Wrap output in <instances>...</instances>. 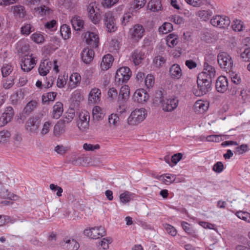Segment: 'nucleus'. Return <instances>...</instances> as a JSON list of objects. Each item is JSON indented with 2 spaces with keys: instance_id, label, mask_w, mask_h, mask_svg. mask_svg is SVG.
Returning <instances> with one entry per match:
<instances>
[{
  "instance_id": "obj_1",
  "label": "nucleus",
  "mask_w": 250,
  "mask_h": 250,
  "mask_svg": "<svg viewBox=\"0 0 250 250\" xmlns=\"http://www.w3.org/2000/svg\"><path fill=\"white\" fill-rule=\"evenodd\" d=\"M155 98L159 99V102L161 104L163 110L167 112L174 110L178 106V100L176 98L164 99L161 91L156 93Z\"/></svg>"
},
{
  "instance_id": "obj_2",
  "label": "nucleus",
  "mask_w": 250,
  "mask_h": 250,
  "mask_svg": "<svg viewBox=\"0 0 250 250\" xmlns=\"http://www.w3.org/2000/svg\"><path fill=\"white\" fill-rule=\"evenodd\" d=\"M210 80H207V79H199L197 77L196 87H194L193 89V92L196 96H202L208 92L211 88Z\"/></svg>"
},
{
  "instance_id": "obj_3",
  "label": "nucleus",
  "mask_w": 250,
  "mask_h": 250,
  "mask_svg": "<svg viewBox=\"0 0 250 250\" xmlns=\"http://www.w3.org/2000/svg\"><path fill=\"white\" fill-rule=\"evenodd\" d=\"M146 115L147 113L145 108L136 109L131 112L128 118L127 122L129 125H138L145 120Z\"/></svg>"
},
{
  "instance_id": "obj_4",
  "label": "nucleus",
  "mask_w": 250,
  "mask_h": 250,
  "mask_svg": "<svg viewBox=\"0 0 250 250\" xmlns=\"http://www.w3.org/2000/svg\"><path fill=\"white\" fill-rule=\"evenodd\" d=\"M132 72L128 67H122L117 69L115 82L118 85L126 83L130 79Z\"/></svg>"
},
{
  "instance_id": "obj_5",
  "label": "nucleus",
  "mask_w": 250,
  "mask_h": 250,
  "mask_svg": "<svg viewBox=\"0 0 250 250\" xmlns=\"http://www.w3.org/2000/svg\"><path fill=\"white\" fill-rule=\"evenodd\" d=\"M41 122V120L37 115L30 117L26 122L25 126L26 130L30 135L37 133Z\"/></svg>"
},
{
  "instance_id": "obj_6",
  "label": "nucleus",
  "mask_w": 250,
  "mask_h": 250,
  "mask_svg": "<svg viewBox=\"0 0 250 250\" xmlns=\"http://www.w3.org/2000/svg\"><path fill=\"white\" fill-rule=\"evenodd\" d=\"M104 22L108 32L111 33L116 31L117 26L116 25V20L112 13L108 12L104 14Z\"/></svg>"
},
{
  "instance_id": "obj_7",
  "label": "nucleus",
  "mask_w": 250,
  "mask_h": 250,
  "mask_svg": "<svg viewBox=\"0 0 250 250\" xmlns=\"http://www.w3.org/2000/svg\"><path fill=\"white\" fill-rule=\"evenodd\" d=\"M84 233L92 239H98L104 236L106 234L104 228L102 226L85 229L84 230Z\"/></svg>"
},
{
  "instance_id": "obj_8",
  "label": "nucleus",
  "mask_w": 250,
  "mask_h": 250,
  "mask_svg": "<svg viewBox=\"0 0 250 250\" xmlns=\"http://www.w3.org/2000/svg\"><path fill=\"white\" fill-rule=\"evenodd\" d=\"M232 61L230 56L225 52L220 53V67L224 71L228 72L232 67Z\"/></svg>"
},
{
  "instance_id": "obj_9",
  "label": "nucleus",
  "mask_w": 250,
  "mask_h": 250,
  "mask_svg": "<svg viewBox=\"0 0 250 250\" xmlns=\"http://www.w3.org/2000/svg\"><path fill=\"white\" fill-rule=\"evenodd\" d=\"M90 116L87 111L82 112L79 114V120L77 121V126L82 131L88 128Z\"/></svg>"
},
{
  "instance_id": "obj_10",
  "label": "nucleus",
  "mask_w": 250,
  "mask_h": 250,
  "mask_svg": "<svg viewBox=\"0 0 250 250\" xmlns=\"http://www.w3.org/2000/svg\"><path fill=\"white\" fill-rule=\"evenodd\" d=\"M204 68L203 71L198 74V77H199V79L202 80L203 79H207V80H210V81H211L212 78H214L215 76L214 68L207 62L204 63Z\"/></svg>"
},
{
  "instance_id": "obj_11",
  "label": "nucleus",
  "mask_w": 250,
  "mask_h": 250,
  "mask_svg": "<svg viewBox=\"0 0 250 250\" xmlns=\"http://www.w3.org/2000/svg\"><path fill=\"white\" fill-rule=\"evenodd\" d=\"M145 29L141 24H136L130 29L129 34L131 38L135 41H138L144 35Z\"/></svg>"
},
{
  "instance_id": "obj_12",
  "label": "nucleus",
  "mask_w": 250,
  "mask_h": 250,
  "mask_svg": "<svg viewBox=\"0 0 250 250\" xmlns=\"http://www.w3.org/2000/svg\"><path fill=\"white\" fill-rule=\"evenodd\" d=\"M36 63L35 59L31 56H26L21 60V66L24 72L30 71Z\"/></svg>"
},
{
  "instance_id": "obj_13",
  "label": "nucleus",
  "mask_w": 250,
  "mask_h": 250,
  "mask_svg": "<svg viewBox=\"0 0 250 250\" xmlns=\"http://www.w3.org/2000/svg\"><path fill=\"white\" fill-rule=\"evenodd\" d=\"M14 115V109L11 106L7 107L0 117V127L3 126L10 122Z\"/></svg>"
},
{
  "instance_id": "obj_14",
  "label": "nucleus",
  "mask_w": 250,
  "mask_h": 250,
  "mask_svg": "<svg viewBox=\"0 0 250 250\" xmlns=\"http://www.w3.org/2000/svg\"><path fill=\"white\" fill-rule=\"evenodd\" d=\"M148 97V93L144 89H137L133 95L134 101L140 104H143L146 102Z\"/></svg>"
},
{
  "instance_id": "obj_15",
  "label": "nucleus",
  "mask_w": 250,
  "mask_h": 250,
  "mask_svg": "<svg viewBox=\"0 0 250 250\" xmlns=\"http://www.w3.org/2000/svg\"><path fill=\"white\" fill-rule=\"evenodd\" d=\"M95 3H90L87 6V11L89 18L94 24H96L100 21V15L95 12Z\"/></svg>"
},
{
  "instance_id": "obj_16",
  "label": "nucleus",
  "mask_w": 250,
  "mask_h": 250,
  "mask_svg": "<svg viewBox=\"0 0 250 250\" xmlns=\"http://www.w3.org/2000/svg\"><path fill=\"white\" fill-rule=\"evenodd\" d=\"M169 74L170 77L174 79L178 80L182 76V71L180 66L178 64H174L169 69Z\"/></svg>"
},
{
  "instance_id": "obj_17",
  "label": "nucleus",
  "mask_w": 250,
  "mask_h": 250,
  "mask_svg": "<svg viewBox=\"0 0 250 250\" xmlns=\"http://www.w3.org/2000/svg\"><path fill=\"white\" fill-rule=\"evenodd\" d=\"M94 52L92 49L85 48L81 53V57L83 61L87 64L91 62L93 59Z\"/></svg>"
},
{
  "instance_id": "obj_18",
  "label": "nucleus",
  "mask_w": 250,
  "mask_h": 250,
  "mask_svg": "<svg viewBox=\"0 0 250 250\" xmlns=\"http://www.w3.org/2000/svg\"><path fill=\"white\" fill-rule=\"evenodd\" d=\"M63 249L67 250H77L79 248V243L74 239H65L62 242Z\"/></svg>"
},
{
  "instance_id": "obj_19",
  "label": "nucleus",
  "mask_w": 250,
  "mask_h": 250,
  "mask_svg": "<svg viewBox=\"0 0 250 250\" xmlns=\"http://www.w3.org/2000/svg\"><path fill=\"white\" fill-rule=\"evenodd\" d=\"M131 58L135 65H139L145 59V53L141 50L136 49L132 52Z\"/></svg>"
},
{
  "instance_id": "obj_20",
  "label": "nucleus",
  "mask_w": 250,
  "mask_h": 250,
  "mask_svg": "<svg viewBox=\"0 0 250 250\" xmlns=\"http://www.w3.org/2000/svg\"><path fill=\"white\" fill-rule=\"evenodd\" d=\"M87 43L92 48L98 46L99 39L98 35L93 32H89L88 37L86 40Z\"/></svg>"
},
{
  "instance_id": "obj_21",
  "label": "nucleus",
  "mask_w": 250,
  "mask_h": 250,
  "mask_svg": "<svg viewBox=\"0 0 250 250\" xmlns=\"http://www.w3.org/2000/svg\"><path fill=\"white\" fill-rule=\"evenodd\" d=\"M65 124L61 120H59L54 127V134L55 136L59 137L65 131Z\"/></svg>"
},
{
  "instance_id": "obj_22",
  "label": "nucleus",
  "mask_w": 250,
  "mask_h": 250,
  "mask_svg": "<svg viewBox=\"0 0 250 250\" xmlns=\"http://www.w3.org/2000/svg\"><path fill=\"white\" fill-rule=\"evenodd\" d=\"M114 59L110 54H107L104 56L101 63V66L103 70H107L112 64Z\"/></svg>"
},
{
  "instance_id": "obj_23",
  "label": "nucleus",
  "mask_w": 250,
  "mask_h": 250,
  "mask_svg": "<svg viewBox=\"0 0 250 250\" xmlns=\"http://www.w3.org/2000/svg\"><path fill=\"white\" fill-rule=\"evenodd\" d=\"M101 90L97 88H92L89 94L88 101L91 103H96L100 100Z\"/></svg>"
},
{
  "instance_id": "obj_24",
  "label": "nucleus",
  "mask_w": 250,
  "mask_h": 250,
  "mask_svg": "<svg viewBox=\"0 0 250 250\" xmlns=\"http://www.w3.org/2000/svg\"><path fill=\"white\" fill-rule=\"evenodd\" d=\"M62 104L61 102H57L53 107L52 118L56 119H59L62 115Z\"/></svg>"
},
{
  "instance_id": "obj_25",
  "label": "nucleus",
  "mask_w": 250,
  "mask_h": 250,
  "mask_svg": "<svg viewBox=\"0 0 250 250\" xmlns=\"http://www.w3.org/2000/svg\"><path fill=\"white\" fill-rule=\"evenodd\" d=\"M208 104L202 100H198L194 104V109L197 113H203L208 108Z\"/></svg>"
},
{
  "instance_id": "obj_26",
  "label": "nucleus",
  "mask_w": 250,
  "mask_h": 250,
  "mask_svg": "<svg viewBox=\"0 0 250 250\" xmlns=\"http://www.w3.org/2000/svg\"><path fill=\"white\" fill-rule=\"evenodd\" d=\"M71 23L74 29L80 31L83 26V21L80 17L75 16L71 20Z\"/></svg>"
},
{
  "instance_id": "obj_27",
  "label": "nucleus",
  "mask_w": 250,
  "mask_h": 250,
  "mask_svg": "<svg viewBox=\"0 0 250 250\" xmlns=\"http://www.w3.org/2000/svg\"><path fill=\"white\" fill-rule=\"evenodd\" d=\"M148 8L152 11H158L161 9V0H151L148 3Z\"/></svg>"
},
{
  "instance_id": "obj_28",
  "label": "nucleus",
  "mask_w": 250,
  "mask_h": 250,
  "mask_svg": "<svg viewBox=\"0 0 250 250\" xmlns=\"http://www.w3.org/2000/svg\"><path fill=\"white\" fill-rule=\"evenodd\" d=\"M133 194L128 191H125L120 195V200L125 204L129 202L133 198Z\"/></svg>"
},
{
  "instance_id": "obj_29",
  "label": "nucleus",
  "mask_w": 250,
  "mask_h": 250,
  "mask_svg": "<svg viewBox=\"0 0 250 250\" xmlns=\"http://www.w3.org/2000/svg\"><path fill=\"white\" fill-rule=\"evenodd\" d=\"M129 95V89L127 85L122 86L120 89V91L119 94V100H123L126 101L128 99Z\"/></svg>"
},
{
  "instance_id": "obj_30",
  "label": "nucleus",
  "mask_w": 250,
  "mask_h": 250,
  "mask_svg": "<svg viewBox=\"0 0 250 250\" xmlns=\"http://www.w3.org/2000/svg\"><path fill=\"white\" fill-rule=\"evenodd\" d=\"M60 33L62 38L64 40H67L71 36L70 28L67 25L63 24L61 27Z\"/></svg>"
},
{
  "instance_id": "obj_31",
  "label": "nucleus",
  "mask_w": 250,
  "mask_h": 250,
  "mask_svg": "<svg viewBox=\"0 0 250 250\" xmlns=\"http://www.w3.org/2000/svg\"><path fill=\"white\" fill-rule=\"evenodd\" d=\"M228 88V82L226 77L220 76V93H224Z\"/></svg>"
},
{
  "instance_id": "obj_32",
  "label": "nucleus",
  "mask_w": 250,
  "mask_h": 250,
  "mask_svg": "<svg viewBox=\"0 0 250 250\" xmlns=\"http://www.w3.org/2000/svg\"><path fill=\"white\" fill-rule=\"evenodd\" d=\"M178 43V36L174 34H169L167 38V43L170 47H174Z\"/></svg>"
},
{
  "instance_id": "obj_33",
  "label": "nucleus",
  "mask_w": 250,
  "mask_h": 250,
  "mask_svg": "<svg viewBox=\"0 0 250 250\" xmlns=\"http://www.w3.org/2000/svg\"><path fill=\"white\" fill-rule=\"evenodd\" d=\"M13 70V67L11 63L4 64L1 68L2 76L6 77L9 75Z\"/></svg>"
},
{
  "instance_id": "obj_34",
  "label": "nucleus",
  "mask_w": 250,
  "mask_h": 250,
  "mask_svg": "<svg viewBox=\"0 0 250 250\" xmlns=\"http://www.w3.org/2000/svg\"><path fill=\"white\" fill-rule=\"evenodd\" d=\"M13 9L14 15L19 18H23L25 16V11L23 6L21 5H17L12 7Z\"/></svg>"
},
{
  "instance_id": "obj_35",
  "label": "nucleus",
  "mask_w": 250,
  "mask_h": 250,
  "mask_svg": "<svg viewBox=\"0 0 250 250\" xmlns=\"http://www.w3.org/2000/svg\"><path fill=\"white\" fill-rule=\"evenodd\" d=\"M37 105V103L36 101H31L26 105L23 111L26 114H29L36 108Z\"/></svg>"
},
{
  "instance_id": "obj_36",
  "label": "nucleus",
  "mask_w": 250,
  "mask_h": 250,
  "mask_svg": "<svg viewBox=\"0 0 250 250\" xmlns=\"http://www.w3.org/2000/svg\"><path fill=\"white\" fill-rule=\"evenodd\" d=\"M166 59L161 55L156 56L153 60L154 64L158 68L162 67L166 63Z\"/></svg>"
},
{
  "instance_id": "obj_37",
  "label": "nucleus",
  "mask_w": 250,
  "mask_h": 250,
  "mask_svg": "<svg viewBox=\"0 0 250 250\" xmlns=\"http://www.w3.org/2000/svg\"><path fill=\"white\" fill-rule=\"evenodd\" d=\"M212 14V12L209 10H201L198 11L196 15L200 20L206 21L211 16Z\"/></svg>"
},
{
  "instance_id": "obj_38",
  "label": "nucleus",
  "mask_w": 250,
  "mask_h": 250,
  "mask_svg": "<svg viewBox=\"0 0 250 250\" xmlns=\"http://www.w3.org/2000/svg\"><path fill=\"white\" fill-rule=\"evenodd\" d=\"M235 215L240 219L248 223H250V213L243 211H237Z\"/></svg>"
},
{
  "instance_id": "obj_39",
  "label": "nucleus",
  "mask_w": 250,
  "mask_h": 250,
  "mask_svg": "<svg viewBox=\"0 0 250 250\" xmlns=\"http://www.w3.org/2000/svg\"><path fill=\"white\" fill-rule=\"evenodd\" d=\"M230 23L229 19L226 16H220V28H227Z\"/></svg>"
},
{
  "instance_id": "obj_40",
  "label": "nucleus",
  "mask_w": 250,
  "mask_h": 250,
  "mask_svg": "<svg viewBox=\"0 0 250 250\" xmlns=\"http://www.w3.org/2000/svg\"><path fill=\"white\" fill-rule=\"evenodd\" d=\"M17 76L15 75L14 73L12 76H11L9 78H7L5 82L3 84V87L5 89H8L12 87L14 84V81L16 78Z\"/></svg>"
},
{
  "instance_id": "obj_41",
  "label": "nucleus",
  "mask_w": 250,
  "mask_h": 250,
  "mask_svg": "<svg viewBox=\"0 0 250 250\" xmlns=\"http://www.w3.org/2000/svg\"><path fill=\"white\" fill-rule=\"evenodd\" d=\"M173 29L172 24L169 22L164 23L162 26L160 27L159 32L162 34H167Z\"/></svg>"
},
{
  "instance_id": "obj_42",
  "label": "nucleus",
  "mask_w": 250,
  "mask_h": 250,
  "mask_svg": "<svg viewBox=\"0 0 250 250\" xmlns=\"http://www.w3.org/2000/svg\"><path fill=\"white\" fill-rule=\"evenodd\" d=\"M47 63H44V62H41L39 67L38 71L40 75L46 76L50 71V67L47 66Z\"/></svg>"
},
{
  "instance_id": "obj_43",
  "label": "nucleus",
  "mask_w": 250,
  "mask_h": 250,
  "mask_svg": "<svg viewBox=\"0 0 250 250\" xmlns=\"http://www.w3.org/2000/svg\"><path fill=\"white\" fill-rule=\"evenodd\" d=\"M34 10L37 14H39L41 16L48 14L49 11V8L44 5H41L40 7L35 8Z\"/></svg>"
},
{
  "instance_id": "obj_44",
  "label": "nucleus",
  "mask_w": 250,
  "mask_h": 250,
  "mask_svg": "<svg viewBox=\"0 0 250 250\" xmlns=\"http://www.w3.org/2000/svg\"><path fill=\"white\" fill-rule=\"evenodd\" d=\"M57 96V93L55 92H48L46 96L44 95L42 96V103H46L48 101H53Z\"/></svg>"
},
{
  "instance_id": "obj_45",
  "label": "nucleus",
  "mask_w": 250,
  "mask_h": 250,
  "mask_svg": "<svg viewBox=\"0 0 250 250\" xmlns=\"http://www.w3.org/2000/svg\"><path fill=\"white\" fill-rule=\"evenodd\" d=\"M11 136V134L8 130H2L0 131V143H4L7 142Z\"/></svg>"
},
{
  "instance_id": "obj_46",
  "label": "nucleus",
  "mask_w": 250,
  "mask_h": 250,
  "mask_svg": "<svg viewBox=\"0 0 250 250\" xmlns=\"http://www.w3.org/2000/svg\"><path fill=\"white\" fill-rule=\"evenodd\" d=\"M112 242V239L110 237L104 238L100 241L99 244L104 250H107L109 248V244Z\"/></svg>"
},
{
  "instance_id": "obj_47",
  "label": "nucleus",
  "mask_w": 250,
  "mask_h": 250,
  "mask_svg": "<svg viewBox=\"0 0 250 250\" xmlns=\"http://www.w3.org/2000/svg\"><path fill=\"white\" fill-rule=\"evenodd\" d=\"M243 24L241 21L236 20L233 21L232 25V28L235 31H241L243 30Z\"/></svg>"
},
{
  "instance_id": "obj_48",
  "label": "nucleus",
  "mask_w": 250,
  "mask_h": 250,
  "mask_svg": "<svg viewBox=\"0 0 250 250\" xmlns=\"http://www.w3.org/2000/svg\"><path fill=\"white\" fill-rule=\"evenodd\" d=\"M164 227L167 233L172 236H175L177 234V230L174 227L170 225L166 224Z\"/></svg>"
},
{
  "instance_id": "obj_49",
  "label": "nucleus",
  "mask_w": 250,
  "mask_h": 250,
  "mask_svg": "<svg viewBox=\"0 0 250 250\" xmlns=\"http://www.w3.org/2000/svg\"><path fill=\"white\" fill-rule=\"evenodd\" d=\"M241 57L245 62L250 61V47H246L241 53Z\"/></svg>"
},
{
  "instance_id": "obj_50",
  "label": "nucleus",
  "mask_w": 250,
  "mask_h": 250,
  "mask_svg": "<svg viewBox=\"0 0 250 250\" xmlns=\"http://www.w3.org/2000/svg\"><path fill=\"white\" fill-rule=\"evenodd\" d=\"M32 40L37 43H41L43 42V36L40 33H34L31 36Z\"/></svg>"
},
{
  "instance_id": "obj_51",
  "label": "nucleus",
  "mask_w": 250,
  "mask_h": 250,
  "mask_svg": "<svg viewBox=\"0 0 250 250\" xmlns=\"http://www.w3.org/2000/svg\"><path fill=\"white\" fill-rule=\"evenodd\" d=\"M119 121V118L116 114H112L108 117V122L110 125L117 126V123Z\"/></svg>"
},
{
  "instance_id": "obj_52",
  "label": "nucleus",
  "mask_w": 250,
  "mask_h": 250,
  "mask_svg": "<svg viewBox=\"0 0 250 250\" xmlns=\"http://www.w3.org/2000/svg\"><path fill=\"white\" fill-rule=\"evenodd\" d=\"M81 79V76L78 73H74L70 77V81L75 85H77L78 83H80Z\"/></svg>"
},
{
  "instance_id": "obj_53",
  "label": "nucleus",
  "mask_w": 250,
  "mask_h": 250,
  "mask_svg": "<svg viewBox=\"0 0 250 250\" xmlns=\"http://www.w3.org/2000/svg\"><path fill=\"white\" fill-rule=\"evenodd\" d=\"M154 83V77L151 75H148L145 79V84L147 88L152 87Z\"/></svg>"
},
{
  "instance_id": "obj_54",
  "label": "nucleus",
  "mask_w": 250,
  "mask_h": 250,
  "mask_svg": "<svg viewBox=\"0 0 250 250\" xmlns=\"http://www.w3.org/2000/svg\"><path fill=\"white\" fill-rule=\"evenodd\" d=\"M0 197L9 199L11 198V195L8 192V189L3 188L2 186H0Z\"/></svg>"
},
{
  "instance_id": "obj_55",
  "label": "nucleus",
  "mask_w": 250,
  "mask_h": 250,
  "mask_svg": "<svg viewBox=\"0 0 250 250\" xmlns=\"http://www.w3.org/2000/svg\"><path fill=\"white\" fill-rule=\"evenodd\" d=\"M32 26L30 24H25L21 28V33L23 35H28L32 32Z\"/></svg>"
},
{
  "instance_id": "obj_56",
  "label": "nucleus",
  "mask_w": 250,
  "mask_h": 250,
  "mask_svg": "<svg viewBox=\"0 0 250 250\" xmlns=\"http://www.w3.org/2000/svg\"><path fill=\"white\" fill-rule=\"evenodd\" d=\"M146 0H134L133 3L134 9H139L144 6Z\"/></svg>"
},
{
  "instance_id": "obj_57",
  "label": "nucleus",
  "mask_w": 250,
  "mask_h": 250,
  "mask_svg": "<svg viewBox=\"0 0 250 250\" xmlns=\"http://www.w3.org/2000/svg\"><path fill=\"white\" fill-rule=\"evenodd\" d=\"M75 117V113L74 111H72L71 112H69L67 113V114L65 116V118L63 120H61L62 121H63L65 124H68L70 123L74 118Z\"/></svg>"
},
{
  "instance_id": "obj_58",
  "label": "nucleus",
  "mask_w": 250,
  "mask_h": 250,
  "mask_svg": "<svg viewBox=\"0 0 250 250\" xmlns=\"http://www.w3.org/2000/svg\"><path fill=\"white\" fill-rule=\"evenodd\" d=\"M165 177L166 182H165V184L166 185H169L173 183L176 179L175 175L171 174H166Z\"/></svg>"
},
{
  "instance_id": "obj_59",
  "label": "nucleus",
  "mask_w": 250,
  "mask_h": 250,
  "mask_svg": "<svg viewBox=\"0 0 250 250\" xmlns=\"http://www.w3.org/2000/svg\"><path fill=\"white\" fill-rule=\"evenodd\" d=\"M119 0H104L102 2L104 7L110 8L116 4Z\"/></svg>"
},
{
  "instance_id": "obj_60",
  "label": "nucleus",
  "mask_w": 250,
  "mask_h": 250,
  "mask_svg": "<svg viewBox=\"0 0 250 250\" xmlns=\"http://www.w3.org/2000/svg\"><path fill=\"white\" fill-rule=\"evenodd\" d=\"M248 146L246 144L241 145L239 146H238L236 148V152L239 154H242L244 153H245L248 151Z\"/></svg>"
},
{
  "instance_id": "obj_61",
  "label": "nucleus",
  "mask_w": 250,
  "mask_h": 250,
  "mask_svg": "<svg viewBox=\"0 0 250 250\" xmlns=\"http://www.w3.org/2000/svg\"><path fill=\"white\" fill-rule=\"evenodd\" d=\"M51 123L49 122H46L43 125L41 131V134L43 135L46 134L48 133L50 129Z\"/></svg>"
},
{
  "instance_id": "obj_62",
  "label": "nucleus",
  "mask_w": 250,
  "mask_h": 250,
  "mask_svg": "<svg viewBox=\"0 0 250 250\" xmlns=\"http://www.w3.org/2000/svg\"><path fill=\"white\" fill-rule=\"evenodd\" d=\"M182 156H183V155H182V153H178L175 154L172 156V157L171 158V162L173 163L176 164L179 161H180V160L182 158Z\"/></svg>"
},
{
  "instance_id": "obj_63",
  "label": "nucleus",
  "mask_w": 250,
  "mask_h": 250,
  "mask_svg": "<svg viewBox=\"0 0 250 250\" xmlns=\"http://www.w3.org/2000/svg\"><path fill=\"white\" fill-rule=\"evenodd\" d=\"M185 64L190 69L194 68L197 66V63L192 60L186 61Z\"/></svg>"
},
{
  "instance_id": "obj_64",
  "label": "nucleus",
  "mask_w": 250,
  "mask_h": 250,
  "mask_svg": "<svg viewBox=\"0 0 250 250\" xmlns=\"http://www.w3.org/2000/svg\"><path fill=\"white\" fill-rule=\"evenodd\" d=\"M107 95L109 97L112 98H114L117 96V95H118L117 90L113 87L109 89V90L108 91Z\"/></svg>"
}]
</instances>
